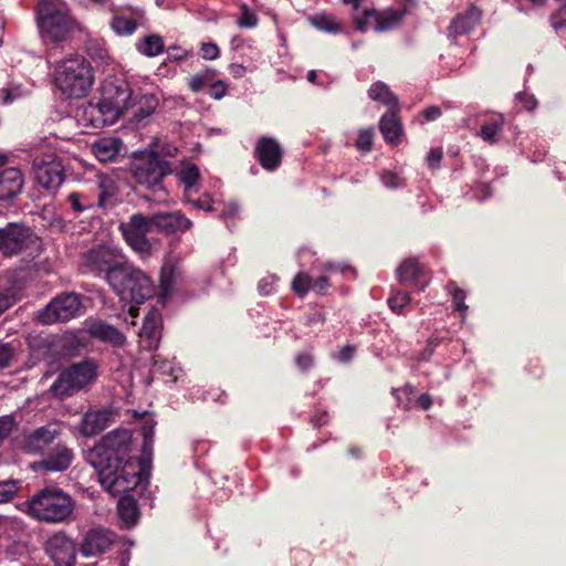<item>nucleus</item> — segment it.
<instances>
[{
  "instance_id": "nucleus-24",
  "label": "nucleus",
  "mask_w": 566,
  "mask_h": 566,
  "mask_svg": "<svg viewBox=\"0 0 566 566\" xmlns=\"http://www.w3.org/2000/svg\"><path fill=\"white\" fill-rule=\"evenodd\" d=\"M176 176L184 189V198H189L199 192L200 171L197 165L190 161L182 163Z\"/></svg>"
},
{
  "instance_id": "nucleus-15",
  "label": "nucleus",
  "mask_w": 566,
  "mask_h": 566,
  "mask_svg": "<svg viewBox=\"0 0 566 566\" xmlns=\"http://www.w3.org/2000/svg\"><path fill=\"white\" fill-rule=\"evenodd\" d=\"M62 432L60 422H49L25 434L20 448L29 454L42 453Z\"/></svg>"
},
{
  "instance_id": "nucleus-1",
  "label": "nucleus",
  "mask_w": 566,
  "mask_h": 566,
  "mask_svg": "<svg viewBox=\"0 0 566 566\" xmlns=\"http://www.w3.org/2000/svg\"><path fill=\"white\" fill-rule=\"evenodd\" d=\"M132 434L128 430L108 432L87 453V462L96 470L102 486L112 495L129 492L142 480L143 462L128 457Z\"/></svg>"
},
{
  "instance_id": "nucleus-8",
  "label": "nucleus",
  "mask_w": 566,
  "mask_h": 566,
  "mask_svg": "<svg viewBox=\"0 0 566 566\" xmlns=\"http://www.w3.org/2000/svg\"><path fill=\"white\" fill-rule=\"evenodd\" d=\"M95 376L96 365L94 361L84 360L78 364H73L59 375L57 379L52 384L50 391L57 398L72 396L90 384Z\"/></svg>"
},
{
  "instance_id": "nucleus-26",
  "label": "nucleus",
  "mask_w": 566,
  "mask_h": 566,
  "mask_svg": "<svg viewBox=\"0 0 566 566\" xmlns=\"http://www.w3.org/2000/svg\"><path fill=\"white\" fill-rule=\"evenodd\" d=\"M23 176L18 168H7L0 171V200H7L21 192Z\"/></svg>"
},
{
  "instance_id": "nucleus-25",
  "label": "nucleus",
  "mask_w": 566,
  "mask_h": 566,
  "mask_svg": "<svg viewBox=\"0 0 566 566\" xmlns=\"http://www.w3.org/2000/svg\"><path fill=\"white\" fill-rule=\"evenodd\" d=\"M92 153L101 163H108L116 159L119 155L123 143L119 138L113 136H104L96 139L92 146Z\"/></svg>"
},
{
  "instance_id": "nucleus-46",
  "label": "nucleus",
  "mask_w": 566,
  "mask_h": 566,
  "mask_svg": "<svg viewBox=\"0 0 566 566\" xmlns=\"http://www.w3.org/2000/svg\"><path fill=\"white\" fill-rule=\"evenodd\" d=\"M380 180L386 188L397 189L405 185L403 179L395 172L384 171L380 175Z\"/></svg>"
},
{
  "instance_id": "nucleus-35",
  "label": "nucleus",
  "mask_w": 566,
  "mask_h": 566,
  "mask_svg": "<svg viewBox=\"0 0 566 566\" xmlns=\"http://www.w3.org/2000/svg\"><path fill=\"white\" fill-rule=\"evenodd\" d=\"M421 275V269L415 260L405 261L397 270V276L400 283L418 281Z\"/></svg>"
},
{
  "instance_id": "nucleus-39",
  "label": "nucleus",
  "mask_w": 566,
  "mask_h": 566,
  "mask_svg": "<svg viewBox=\"0 0 566 566\" xmlns=\"http://www.w3.org/2000/svg\"><path fill=\"white\" fill-rule=\"evenodd\" d=\"M117 188L113 179L101 177L98 182V206L105 207L108 199L115 196Z\"/></svg>"
},
{
  "instance_id": "nucleus-20",
  "label": "nucleus",
  "mask_w": 566,
  "mask_h": 566,
  "mask_svg": "<svg viewBox=\"0 0 566 566\" xmlns=\"http://www.w3.org/2000/svg\"><path fill=\"white\" fill-rule=\"evenodd\" d=\"M255 154L261 166L266 170L273 171L281 164L282 149L279 143L271 137H262L259 139Z\"/></svg>"
},
{
  "instance_id": "nucleus-31",
  "label": "nucleus",
  "mask_w": 566,
  "mask_h": 566,
  "mask_svg": "<svg viewBox=\"0 0 566 566\" xmlns=\"http://www.w3.org/2000/svg\"><path fill=\"white\" fill-rule=\"evenodd\" d=\"M117 511L125 527L129 528L135 525L138 511L136 502L132 496H122L117 503Z\"/></svg>"
},
{
  "instance_id": "nucleus-27",
  "label": "nucleus",
  "mask_w": 566,
  "mask_h": 566,
  "mask_svg": "<svg viewBox=\"0 0 566 566\" xmlns=\"http://www.w3.org/2000/svg\"><path fill=\"white\" fill-rule=\"evenodd\" d=\"M111 413L107 410L87 411L81 422L80 431L85 437L98 434L108 427Z\"/></svg>"
},
{
  "instance_id": "nucleus-22",
  "label": "nucleus",
  "mask_w": 566,
  "mask_h": 566,
  "mask_svg": "<svg viewBox=\"0 0 566 566\" xmlns=\"http://www.w3.org/2000/svg\"><path fill=\"white\" fill-rule=\"evenodd\" d=\"M160 315L157 311L149 313L139 333V344L146 350H154L160 340Z\"/></svg>"
},
{
  "instance_id": "nucleus-43",
  "label": "nucleus",
  "mask_w": 566,
  "mask_h": 566,
  "mask_svg": "<svg viewBox=\"0 0 566 566\" xmlns=\"http://www.w3.org/2000/svg\"><path fill=\"white\" fill-rule=\"evenodd\" d=\"M313 281L308 274L301 272L298 273L293 282L292 290L295 294L304 296L312 289Z\"/></svg>"
},
{
  "instance_id": "nucleus-28",
  "label": "nucleus",
  "mask_w": 566,
  "mask_h": 566,
  "mask_svg": "<svg viewBox=\"0 0 566 566\" xmlns=\"http://www.w3.org/2000/svg\"><path fill=\"white\" fill-rule=\"evenodd\" d=\"M481 20V11L476 7H470L464 13L459 14L449 27L450 36L467 34L474 29Z\"/></svg>"
},
{
  "instance_id": "nucleus-61",
  "label": "nucleus",
  "mask_w": 566,
  "mask_h": 566,
  "mask_svg": "<svg viewBox=\"0 0 566 566\" xmlns=\"http://www.w3.org/2000/svg\"><path fill=\"white\" fill-rule=\"evenodd\" d=\"M329 282L326 275H322L317 277L313 284L312 289L316 291L317 293H325V291L328 289Z\"/></svg>"
},
{
  "instance_id": "nucleus-37",
  "label": "nucleus",
  "mask_w": 566,
  "mask_h": 566,
  "mask_svg": "<svg viewBox=\"0 0 566 566\" xmlns=\"http://www.w3.org/2000/svg\"><path fill=\"white\" fill-rule=\"evenodd\" d=\"M311 23L317 30L328 33H336L340 30L338 22L332 15L315 14L314 17L311 18Z\"/></svg>"
},
{
  "instance_id": "nucleus-19",
  "label": "nucleus",
  "mask_w": 566,
  "mask_h": 566,
  "mask_svg": "<svg viewBox=\"0 0 566 566\" xmlns=\"http://www.w3.org/2000/svg\"><path fill=\"white\" fill-rule=\"evenodd\" d=\"M154 229L160 232L172 234L185 232L192 227V222L182 212H158L151 216Z\"/></svg>"
},
{
  "instance_id": "nucleus-42",
  "label": "nucleus",
  "mask_w": 566,
  "mask_h": 566,
  "mask_svg": "<svg viewBox=\"0 0 566 566\" xmlns=\"http://www.w3.org/2000/svg\"><path fill=\"white\" fill-rule=\"evenodd\" d=\"M411 298L409 293L402 291L394 292L388 298V305L392 312L400 314L403 308L410 303Z\"/></svg>"
},
{
  "instance_id": "nucleus-53",
  "label": "nucleus",
  "mask_w": 566,
  "mask_h": 566,
  "mask_svg": "<svg viewBox=\"0 0 566 566\" xmlns=\"http://www.w3.org/2000/svg\"><path fill=\"white\" fill-rule=\"evenodd\" d=\"M227 91H228L227 84L223 81L219 80L210 85L209 93L213 99H221L223 96H226Z\"/></svg>"
},
{
  "instance_id": "nucleus-60",
  "label": "nucleus",
  "mask_w": 566,
  "mask_h": 566,
  "mask_svg": "<svg viewBox=\"0 0 566 566\" xmlns=\"http://www.w3.org/2000/svg\"><path fill=\"white\" fill-rule=\"evenodd\" d=\"M296 365L300 369L306 370L313 365V357L308 353H302L296 356Z\"/></svg>"
},
{
  "instance_id": "nucleus-29",
  "label": "nucleus",
  "mask_w": 566,
  "mask_h": 566,
  "mask_svg": "<svg viewBox=\"0 0 566 566\" xmlns=\"http://www.w3.org/2000/svg\"><path fill=\"white\" fill-rule=\"evenodd\" d=\"M132 18H127L122 13H115L112 17L109 27L117 35H132L137 30L138 21L144 18V10L140 8H132Z\"/></svg>"
},
{
  "instance_id": "nucleus-58",
  "label": "nucleus",
  "mask_w": 566,
  "mask_h": 566,
  "mask_svg": "<svg viewBox=\"0 0 566 566\" xmlns=\"http://www.w3.org/2000/svg\"><path fill=\"white\" fill-rule=\"evenodd\" d=\"M12 357V348L9 344L0 343V369L9 365Z\"/></svg>"
},
{
  "instance_id": "nucleus-9",
  "label": "nucleus",
  "mask_w": 566,
  "mask_h": 566,
  "mask_svg": "<svg viewBox=\"0 0 566 566\" xmlns=\"http://www.w3.org/2000/svg\"><path fill=\"white\" fill-rule=\"evenodd\" d=\"M82 313L81 296L74 292H65L56 295L51 302L40 310L35 319L44 325L59 322H67Z\"/></svg>"
},
{
  "instance_id": "nucleus-45",
  "label": "nucleus",
  "mask_w": 566,
  "mask_h": 566,
  "mask_svg": "<svg viewBox=\"0 0 566 566\" xmlns=\"http://www.w3.org/2000/svg\"><path fill=\"white\" fill-rule=\"evenodd\" d=\"M374 133L371 129H361L358 133L356 147L360 151H369L373 146Z\"/></svg>"
},
{
  "instance_id": "nucleus-40",
  "label": "nucleus",
  "mask_w": 566,
  "mask_h": 566,
  "mask_svg": "<svg viewBox=\"0 0 566 566\" xmlns=\"http://www.w3.org/2000/svg\"><path fill=\"white\" fill-rule=\"evenodd\" d=\"M72 210L76 213L84 212L94 207V201L80 192H72L67 196Z\"/></svg>"
},
{
  "instance_id": "nucleus-30",
  "label": "nucleus",
  "mask_w": 566,
  "mask_h": 566,
  "mask_svg": "<svg viewBox=\"0 0 566 566\" xmlns=\"http://www.w3.org/2000/svg\"><path fill=\"white\" fill-rule=\"evenodd\" d=\"M396 109H389L385 115H382L379 128L384 136V138L389 142H396L401 134V125L396 117Z\"/></svg>"
},
{
  "instance_id": "nucleus-13",
  "label": "nucleus",
  "mask_w": 566,
  "mask_h": 566,
  "mask_svg": "<svg viewBox=\"0 0 566 566\" xmlns=\"http://www.w3.org/2000/svg\"><path fill=\"white\" fill-rule=\"evenodd\" d=\"M119 229L133 250L139 253L150 250L151 244L147 239V233L154 229L151 217L147 218L142 213H135L127 222H123Z\"/></svg>"
},
{
  "instance_id": "nucleus-3",
  "label": "nucleus",
  "mask_w": 566,
  "mask_h": 566,
  "mask_svg": "<svg viewBox=\"0 0 566 566\" xmlns=\"http://www.w3.org/2000/svg\"><path fill=\"white\" fill-rule=\"evenodd\" d=\"M34 20L44 45L62 46L78 28L70 6L64 0H38Z\"/></svg>"
},
{
  "instance_id": "nucleus-18",
  "label": "nucleus",
  "mask_w": 566,
  "mask_h": 566,
  "mask_svg": "<svg viewBox=\"0 0 566 566\" xmlns=\"http://www.w3.org/2000/svg\"><path fill=\"white\" fill-rule=\"evenodd\" d=\"M86 263L92 270L105 272V279L107 280L109 271L115 266H122L125 261H122V255L117 250L101 245L87 252Z\"/></svg>"
},
{
  "instance_id": "nucleus-55",
  "label": "nucleus",
  "mask_w": 566,
  "mask_h": 566,
  "mask_svg": "<svg viewBox=\"0 0 566 566\" xmlns=\"http://www.w3.org/2000/svg\"><path fill=\"white\" fill-rule=\"evenodd\" d=\"M277 280L274 275H269L260 280L258 284L259 292L262 295H269L272 292V286Z\"/></svg>"
},
{
  "instance_id": "nucleus-33",
  "label": "nucleus",
  "mask_w": 566,
  "mask_h": 566,
  "mask_svg": "<svg viewBox=\"0 0 566 566\" xmlns=\"http://www.w3.org/2000/svg\"><path fill=\"white\" fill-rule=\"evenodd\" d=\"M138 52L146 56H157L164 50V40L160 35L150 34L136 43Z\"/></svg>"
},
{
  "instance_id": "nucleus-2",
  "label": "nucleus",
  "mask_w": 566,
  "mask_h": 566,
  "mask_svg": "<svg viewBox=\"0 0 566 566\" xmlns=\"http://www.w3.org/2000/svg\"><path fill=\"white\" fill-rule=\"evenodd\" d=\"M134 91L125 78L108 76L102 85L101 101L96 104L88 103L83 108L87 125L101 128L114 124L129 108Z\"/></svg>"
},
{
  "instance_id": "nucleus-38",
  "label": "nucleus",
  "mask_w": 566,
  "mask_h": 566,
  "mask_svg": "<svg viewBox=\"0 0 566 566\" xmlns=\"http://www.w3.org/2000/svg\"><path fill=\"white\" fill-rule=\"evenodd\" d=\"M0 93L2 94V102L4 104H11L17 99L27 96L29 94V90L22 84L11 82L8 86L3 87Z\"/></svg>"
},
{
  "instance_id": "nucleus-7",
  "label": "nucleus",
  "mask_w": 566,
  "mask_h": 566,
  "mask_svg": "<svg viewBox=\"0 0 566 566\" xmlns=\"http://www.w3.org/2000/svg\"><path fill=\"white\" fill-rule=\"evenodd\" d=\"M41 239L27 226L9 223L0 229V254L12 256L24 253L27 258H35L41 253Z\"/></svg>"
},
{
  "instance_id": "nucleus-54",
  "label": "nucleus",
  "mask_w": 566,
  "mask_h": 566,
  "mask_svg": "<svg viewBox=\"0 0 566 566\" xmlns=\"http://www.w3.org/2000/svg\"><path fill=\"white\" fill-rule=\"evenodd\" d=\"M256 15L247 9H244V11L242 12L241 17L238 20L239 25L243 28H253L256 25Z\"/></svg>"
},
{
  "instance_id": "nucleus-36",
  "label": "nucleus",
  "mask_w": 566,
  "mask_h": 566,
  "mask_svg": "<svg viewBox=\"0 0 566 566\" xmlns=\"http://www.w3.org/2000/svg\"><path fill=\"white\" fill-rule=\"evenodd\" d=\"M154 371L170 376L171 382H176L182 374V369L174 361L159 359V356L154 359Z\"/></svg>"
},
{
  "instance_id": "nucleus-10",
  "label": "nucleus",
  "mask_w": 566,
  "mask_h": 566,
  "mask_svg": "<svg viewBox=\"0 0 566 566\" xmlns=\"http://www.w3.org/2000/svg\"><path fill=\"white\" fill-rule=\"evenodd\" d=\"M170 171V165L167 160L155 153H150L135 164L134 178L139 185L155 192H165L161 180Z\"/></svg>"
},
{
  "instance_id": "nucleus-34",
  "label": "nucleus",
  "mask_w": 566,
  "mask_h": 566,
  "mask_svg": "<svg viewBox=\"0 0 566 566\" xmlns=\"http://www.w3.org/2000/svg\"><path fill=\"white\" fill-rule=\"evenodd\" d=\"M504 124L502 116L493 117L481 125L480 136L488 143H495L496 136L501 133Z\"/></svg>"
},
{
  "instance_id": "nucleus-63",
  "label": "nucleus",
  "mask_w": 566,
  "mask_h": 566,
  "mask_svg": "<svg viewBox=\"0 0 566 566\" xmlns=\"http://www.w3.org/2000/svg\"><path fill=\"white\" fill-rule=\"evenodd\" d=\"M324 270L327 272V273H333V272H352L354 273V270L348 266V265H342V264H334V263H327L324 268Z\"/></svg>"
},
{
  "instance_id": "nucleus-62",
  "label": "nucleus",
  "mask_w": 566,
  "mask_h": 566,
  "mask_svg": "<svg viewBox=\"0 0 566 566\" xmlns=\"http://www.w3.org/2000/svg\"><path fill=\"white\" fill-rule=\"evenodd\" d=\"M325 321L324 313L319 310H314L312 313L307 315V323L310 325L314 324H323Z\"/></svg>"
},
{
  "instance_id": "nucleus-59",
  "label": "nucleus",
  "mask_w": 566,
  "mask_h": 566,
  "mask_svg": "<svg viewBox=\"0 0 566 566\" xmlns=\"http://www.w3.org/2000/svg\"><path fill=\"white\" fill-rule=\"evenodd\" d=\"M355 352L356 349L354 346L346 345L339 350L336 358L340 363H348L353 359Z\"/></svg>"
},
{
  "instance_id": "nucleus-64",
  "label": "nucleus",
  "mask_w": 566,
  "mask_h": 566,
  "mask_svg": "<svg viewBox=\"0 0 566 566\" xmlns=\"http://www.w3.org/2000/svg\"><path fill=\"white\" fill-rule=\"evenodd\" d=\"M441 109L438 106H430L423 111L427 120H436L441 116Z\"/></svg>"
},
{
  "instance_id": "nucleus-44",
  "label": "nucleus",
  "mask_w": 566,
  "mask_h": 566,
  "mask_svg": "<svg viewBox=\"0 0 566 566\" xmlns=\"http://www.w3.org/2000/svg\"><path fill=\"white\" fill-rule=\"evenodd\" d=\"M18 492L17 482L13 480L0 481V504L11 501Z\"/></svg>"
},
{
  "instance_id": "nucleus-6",
  "label": "nucleus",
  "mask_w": 566,
  "mask_h": 566,
  "mask_svg": "<svg viewBox=\"0 0 566 566\" xmlns=\"http://www.w3.org/2000/svg\"><path fill=\"white\" fill-rule=\"evenodd\" d=\"M56 87L67 97L84 96L93 84L90 63L80 55L62 61L55 69Z\"/></svg>"
},
{
  "instance_id": "nucleus-5",
  "label": "nucleus",
  "mask_w": 566,
  "mask_h": 566,
  "mask_svg": "<svg viewBox=\"0 0 566 566\" xmlns=\"http://www.w3.org/2000/svg\"><path fill=\"white\" fill-rule=\"evenodd\" d=\"M107 282L119 300L127 304H142L154 292L149 275L129 262L113 268L107 275Z\"/></svg>"
},
{
  "instance_id": "nucleus-14",
  "label": "nucleus",
  "mask_w": 566,
  "mask_h": 566,
  "mask_svg": "<svg viewBox=\"0 0 566 566\" xmlns=\"http://www.w3.org/2000/svg\"><path fill=\"white\" fill-rule=\"evenodd\" d=\"M159 103L160 97L156 91L147 88L135 90L134 99L129 105V108L133 109L132 122L139 126L147 125L158 108Z\"/></svg>"
},
{
  "instance_id": "nucleus-56",
  "label": "nucleus",
  "mask_w": 566,
  "mask_h": 566,
  "mask_svg": "<svg viewBox=\"0 0 566 566\" xmlns=\"http://www.w3.org/2000/svg\"><path fill=\"white\" fill-rule=\"evenodd\" d=\"M442 159V149L441 148H432L427 155V164L430 168L436 169L439 167V164Z\"/></svg>"
},
{
  "instance_id": "nucleus-49",
  "label": "nucleus",
  "mask_w": 566,
  "mask_h": 566,
  "mask_svg": "<svg viewBox=\"0 0 566 566\" xmlns=\"http://www.w3.org/2000/svg\"><path fill=\"white\" fill-rule=\"evenodd\" d=\"M185 201L197 210L211 211L213 209L211 199L208 195H205L198 199H193V196H191L189 198H185Z\"/></svg>"
},
{
  "instance_id": "nucleus-4",
  "label": "nucleus",
  "mask_w": 566,
  "mask_h": 566,
  "mask_svg": "<svg viewBox=\"0 0 566 566\" xmlns=\"http://www.w3.org/2000/svg\"><path fill=\"white\" fill-rule=\"evenodd\" d=\"M27 513L36 521L57 524L67 521L75 509L72 496L56 486L38 491L25 503Z\"/></svg>"
},
{
  "instance_id": "nucleus-57",
  "label": "nucleus",
  "mask_w": 566,
  "mask_h": 566,
  "mask_svg": "<svg viewBox=\"0 0 566 566\" xmlns=\"http://www.w3.org/2000/svg\"><path fill=\"white\" fill-rule=\"evenodd\" d=\"M14 421L11 417L0 418V442L10 434L13 428Z\"/></svg>"
},
{
  "instance_id": "nucleus-52",
  "label": "nucleus",
  "mask_w": 566,
  "mask_h": 566,
  "mask_svg": "<svg viewBox=\"0 0 566 566\" xmlns=\"http://www.w3.org/2000/svg\"><path fill=\"white\" fill-rule=\"evenodd\" d=\"M201 56L205 60H214L219 56V48L214 43H202L200 48Z\"/></svg>"
},
{
  "instance_id": "nucleus-47",
  "label": "nucleus",
  "mask_w": 566,
  "mask_h": 566,
  "mask_svg": "<svg viewBox=\"0 0 566 566\" xmlns=\"http://www.w3.org/2000/svg\"><path fill=\"white\" fill-rule=\"evenodd\" d=\"M515 101L517 105H521V107L526 111H533L537 107V99L533 94L525 92L517 93Z\"/></svg>"
},
{
  "instance_id": "nucleus-11",
  "label": "nucleus",
  "mask_w": 566,
  "mask_h": 566,
  "mask_svg": "<svg viewBox=\"0 0 566 566\" xmlns=\"http://www.w3.org/2000/svg\"><path fill=\"white\" fill-rule=\"evenodd\" d=\"M353 17L355 27L360 32L374 30L376 32H386L398 27L402 20L403 12L396 9L376 10L364 8L361 12L358 9Z\"/></svg>"
},
{
  "instance_id": "nucleus-32",
  "label": "nucleus",
  "mask_w": 566,
  "mask_h": 566,
  "mask_svg": "<svg viewBox=\"0 0 566 566\" xmlns=\"http://www.w3.org/2000/svg\"><path fill=\"white\" fill-rule=\"evenodd\" d=\"M368 95L371 99L378 101L389 107V109H396L398 102L396 96L390 92L388 86L382 82L373 84L368 91Z\"/></svg>"
},
{
  "instance_id": "nucleus-17",
  "label": "nucleus",
  "mask_w": 566,
  "mask_h": 566,
  "mask_svg": "<svg viewBox=\"0 0 566 566\" xmlns=\"http://www.w3.org/2000/svg\"><path fill=\"white\" fill-rule=\"evenodd\" d=\"M116 535L114 532L94 527L88 530L82 539L80 552L85 557L98 556L107 552L115 543Z\"/></svg>"
},
{
  "instance_id": "nucleus-12",
  "label": "nucleus",
  "mask_w": 566,
  "mask_h": 566,
  "mask_svg": "<svg viewBox=\"0 0 566 566\" xmlns=\"http://www.w3.org/2000/svg\"><path fill=\"white\" fill-rule=\"evenodd\" d=\"M36 181L45 189H57L64 181V167L61 159L52 151L36 154L32 160Z\"/></svg>"
},
{
  "instance_id": "nucleus-21",
  "label": "nucleus",
  "mask_w": 566,
  "mask_h": 566,
  "mask_svg": "<svg viewBox=\"0 0 566 566\" xmlns=\"http://www.w3.org/2000/svg\"><path fill=\"white\" fill-rule=\"evenodd\" d=\"M74 459V452L64 444H57L42 459L38 467L49 472H62L70 468Z\"/></svg>"
},
{
  "instance_id": "nucleus-48",
  "label": "nucleus",
  "mask_w": 566,
  "mask_h": 566,
  "mask_svg": "<svg viewBox=\"0 0 566 566\" xmlns=\"http://www.w3.org/2000/svg\"><path fill=\"white\" fill-rule=\"evenodd\" d=\"M240 208L237 202H230L221 212L220 218L226 222L227 227L230 229V222L235 220L239 217Z\"/></svg>"
},
{
  "instance_id": "nucleus-16",
  "label": "nucleus",
  "mask_w": 566,
  "mask_h": 566,
  "mask_svg": "<svg viewBox=\"0 0 566 566\" xmlns=\"http://www.w3.org/2000/svg\"><path fill=\"white\" fill-rule=\"evenodd\" d=\"M45 552L55 566H74L76 549L74 542L64 533H54L45 544Z\"/></svg>"
},
{
  "instance_id": "nucleus-41",
  "label": "nucleus",
  "mask_w": 566,
  "mask_h": 566,
  "mask_svg": "<svg viewBox=\"0 0 566 566\" xmlns=\"http://www.w3.org/2000/svg\"><path fill=\"white\" fill-rule=\"evenodd\" d=\"M214 77V71L212 69H206L205 71L192 75L189 78V87L192 92L198 93Z\"/></svg>"
},
{
  "instance_id": "nucleus-50",
  "label": "nucleus",
  "mask_w": 566,
  "mask_h": 566,
  "mask_svg": "<svg viewBox=\"0 0 566 566\" xmlns=\"http://www.w3.org/2000/svg\"><path fill=\"white\" fill-rule=\"evenodd\" d=\"M451 293H452V303H453L454 308L461 313H465L468 310V306L464 303V300H465L464 291L453 286V290L451 291Z\"/></svg>"
},
{
  "instance_id": "nucleus-23",
  "label": "nucleus",
  "mask_w": 566,
  "mask_h": 566,
  "mask_svg": "<svg viewBox=\"0 0 566 566\" xmlns=\"http://www.w3.org/2000/svg\"><path fill=\"white\" fill-rule=\"evenodd\" d=\"M88 333L92 337L108 343L114 347H123L126 343V337L123 333L103 321L93 322L88 326Z\"/></svg>"
},
{
  "instance_id": "nucleus-51",
  "label": "nucleus",
  "mask_w": 566,
  "mask_h": 566,
  "mask_svg": "<svg viewBox=\"0 0 566 566\" xmlns=\"http://www.w3.org/2000/svg\"><path fill=\"white\" fill-rule=\"evenodd\" d=\"M17 301L15 293L9 290H0V314L12 306Z\"/></svg>"
}]
</instances>
